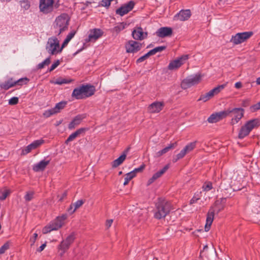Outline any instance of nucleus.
I'll use <instances>...</instances> for the list:
<instances>
[{
    "mask_svg": "<svg viewBox=\"0 0 260 260\" xmlns=\"http://www.w3.org/2000/svg\"><path fill=\"white\" fill-rule=\"evenodd\" d=\"M132 36L135 40H142L147 36V33L144 32L141 27H137L132 31Z\"/></svg>",
    "mask_w": 260,
    "mask_h": 260,
    "instance_id": "5701e85b",
    "label": "nucleus"
},
{
    "mask_svg": "<svg viewBox=\"0 0 260 260\" xmlns=\"http://www.w3.org/2000/svg\"><path fill=\"white\" fill-rule=\"evenodd\" d=\"M144 166H141L139 168L134 169L133 171H131V172H133L135 175V177L136 175V174L138 172H141L144 169Z\"/></svg>",
    "mask_w": 260,
    "mask_h": 260,
    "instance_id": "5fc2aeb1",
    "label": "nucleus"
},
{
    "mask_svg": "<svg viewBox=\"0 0 260 260\" xmlns=\"http://www.w3.org/2000/svg\"><path fill=\"white\" fill-rule=\"evenodd\" d=\"M113 222V219L107 220V221L106 222V224H105L107 229H109L110 227H111Z\"/></svg>",
    "mask_w": 260,
    "mask_h": 260,
    "instance_id": "13d9d810",
    "label": "nucleus"
},
{
    "mask_svg": "<svg viewBox=\"0 0 260 260\" xmlns=\"http://www.w3.org/2000/svg\"><path fill=\"white\" fill-rule=\"evenodd\" d=\"M196 145V142H191L186 145L178 154L173 157V162H176L180 159L183 158L187 153L191 152L194 149Z\"/></svg>",
    "mask_w": 260,
    "mask_h": 260,
    "instance_id": "9b49d317",
    "label": "nucleus"
},
{
    "mask_svg": "<svg viewBox=\"0 0 260 260\" xmlns=\"http://www.w3.org/2000/svg\"><path fill=\"white\" fill-rule=\"evenodd\" d=\"M84 202L82 200H78L74 203L70 205L68 211L71 213H73L77 209L79 208L84 204Z\"/></svg>",
    "mask_w": 260,
    "mask_h": 260,
    "instance_id": "2f4dec72",
    "label": "nucleus"
},
{
    "mask_svg": "<svg viewBox=\"0 0 260 260\" xmlns=\"http://www.w3.org/2000/svg\"><path fill=\"white\" fill-rule=\"evenodd\" d=\"M134 177L135 175L133 172H129L126 174L124 177V181L123 183V185L124 186L126 185L128 183L129 181Z\"/></svg>",
    "mask_w": 260,
    "mask_h": 260,
    "instance_id": "e433bc0d",
    "label": "nucleus"
},
{
    "mask_svg": "<svg viewBox=\"0 0 260 260\" xmlns=\"http://www.w3.org/2000/svg\"><path fill=\"white\" fill-rule=\"evenodd\" d=\"M2 1H3V2H10L11 1V0H1Z\"/></svg>",
    "mask_w": 260,
    "mask_h": 260,
    "instance_id": "0e129e2a",
    "label": "nucleus"
},
{
    "mask_svg": "<svg viewBox=\"0 0 260 260\" xmlns=\"http://www.w3.org/2000/svg\"><path fill=\"white\" fill-rule=\"evenodd\" d=\"M59 64V61L58 60H57L55 62L53 63L51 67H50V71H52L53 70H54L55 69H56Z\"/></svg>",
    "mask_w": 260,
    "mask_h": 260,
    "instance_id": "4d7b16f0",
    "label": "nucleus"
},
{
    "mask_svg": "<svg viewBox=\"0 0 260 260\" xmlns=\"http://www.w3.org/2000/svg\"><path fill=\"white\" fill-rule=\"evenodd\" d=\"M67 103L65 101H61L59 103H57L55 107L53 108L56 114L59 113L61 110H62L66 106Z\"/></svg>",
    "mask_w": 260,
    "mask_h": 260,
    "instance_id": "473e14b6",
    "label": "nucleus"
},
{
    "mask_svg": "<svg viewBox=\"0 0 260 260\" xmlns=\"http://www.w3.org/2000/svg\"><path fill=\"white\" fill-rule=\"evenodd\" d=\"M113 0H102L101 5L103 7H108L111 5V2Z\"/></svg>",
    "mask_w": 260,
    "mask_h": 260,
    "instance_id": "864d4df0",
    "label": "nucleus"
},
{
    "mask_svg": "<svg viewBox=\"0 0 260 260\" xmlns=\"http://www.w3.org/2000/svg\"><path fill=\"white\" fill-rule=\"evenodd\" d=\"M20 5L22 8L25 10H27L30 8V3L27 0H23L20 2Z\"/></svg>",
    "mask_w": 260,
    "mask_h": 260,
    "instance_id": "79ce46f5",
    "label": "nucleus"
},
{
    "mask_svg": "<svg viewBox=\"0 0 260 260\" xmlns=\"http://www.w3.org/2000/svg\"><path fill=\"white\" fill-rule=\"evenodd\" d=\"M252 35L253 32L252 31L237 33L235 36H232L231 42L235 45L240 44L250 38Z\"/></svg>",
    "mask_w": 260,
    "mask_h": 260,
    "instance_id": "9d476101",
    "label": "nucleus"
},
{
    "mask_svg": "<svg viewBox=\"0 0 260 260\" xmlns=\"http://www.w3.org/2000/svg\"><path fill=\"white\" fill-rule=\"evenodd\" d=\"M50 160H41L38 164H35L33 166V170L35 172H40L43 171L46 166L49 164Z\"/></svg>",
    "mask_w": 260,
    "mask_h": 260,
    "instance_id": "bb28decb",
    "label": "nucleus"
},
{
    "mask_svg": "<svg viewBox=\"0 0 260 260\" xmlns=\"http://www.w3.org/2000/svg\"><path fill=\"white\" fill-rule=\"evenodd\" d=\"M260 109V101L257 103L253 105L250 107V110L251 112H255L257 110Z\"/></svg>",
    "mask_w": 260,
    "mask_h": 260,
    "instance_id": "8fccbe9b",
    "label": "nucleus"
},
{
    "mask_svg": "<svg viewBox=\"0 0 260 260\" xmlns=\"http://www.w3.org/2000/svg\"><path fill=\"white\" fill-rule=\"evenodd\" d=\"M225 85H221L216 87H215L206 94L202 95L199 100L203 101L204 102L207 101L211 98H212L214 95L218 94L225 87Z\"/></svg>",
    "mask_w": 260,
    "mask_h": 260,
    "instance_id": "4468645a",
    "label": "nucleus"
},
{
    "mask_svg": "<svg viewBox=\"0 0 260 260\" xmlns=\"http://www.w3.org/2000/svg\"><path fill=\"white\" fill-rule=\"evenodd\" d=\"M259 122L257 119H253L247 121L243 125L239 131L238 138L243 139L249 135L250 132L254 128L258 126Z\"/></svg>",
    "mask_w": 260,
    "mask_h": 260,
    "instance_id": "20e7f679",
    "label": "nucleus"
},
{
    "mask_svg": "<svg viewBox=\"0 0 260 260\" xmlns=\"http://www.w3.org/2000/svg\"><path fill=\"white\" fill-rule=\"evenodd\" d=\"M244 106H246V103H244Z\"/></svg>",
    "mask_w": 260,
    "mask_h": 260,
    "instance_id": "774afa93",
    "label": "nucleus"
},
{
    "mask_svg": "<svg viewBox=\"0 0 260 260\" xmlns=\"http://www.w3.org/2000/svg\"><path fill=\"white\" fill-rule=\"evenodd\" d=\"M9 248V243H6L0 248V254H3Z\"/></svg>",
    "mask_w": 260,
    "mask_h": 260,
    "instance_id": "09e8293b",
    "label": "nucleus"
},
{
    "mask_svg": "<svg viewBox=\"0 0 260 260\" xmlns=\"http://www.w3.org/2000/svg\"><path fill=\"white\" fill-rule=\"evenodd\" d=\"M15 85V81H13L12 79H10L7 82L2 83L0 85V87L5 90H8L10 88L12 87Z\"/></svg>",
    "mask_w": 260,
    "mask_h": 260,
    "instance_id": "72a5a7b5",
    "label": "nucleus"
},
{
    "mask_svg": "<svg viewBox=\"0 0 260 260\" xmlns=\"http://www.w3.org/2000/svg\"><path fill=\"white\" fill-rule=\"evenodd\" d=\"M67 196V191L63 192L62 193V195L60 197H59V195L58 196V198H59V200L60 201H62L63 200V199L66 197Z\"/></svg>",
    "mask_w": 260,
    "mask_h": 260,
    "instance_id": "bf43d9fd",
    "label": "nucleus"
},
{
    "mask_svg": "<svg viewBox=\"0 0 260 260\" xmlns=\"http://www.w3.org/2000/svg\"><path fill=\"white\" fill-rule=\"evenodd\" d=\"M188 59V55H183L181 57L171 61L169 64L168 68L170 70H176L183 64L185 63V61Z\"/></svg>",
    "mask_w": 260,
    "mask_h": 260,
    "instance_id": "ddd939ff",
    "label": "nucleus"
},
{
    "mask_svg": "<svg viewBox=\"0 0 260 260\" xmlns=\"http://www.w3.org/2000/svg\"><path fill=\"white\" fill-rule=\"evenodd\" d=\"M44 142L42 139L37 140L32 142L30 144L28 145L27 147L22 149L21 154L22 155H26L29 153L32 150L35 149L40 146Z\"/></svg>",
    "mask_w": 260,
    "mask_h": 260,
    "instance_id": "a211bd4d",
    "label": "nucleus"
},
{
    "mask_svg": "<svg viewBox=\"0 0 260 260\" xmlns=\"http://www.w3.org/2000/svg\"><path fill=\"white\" fill-rule=\"evenodd\" d=\"M38 238V234L37 233H35L33 235V237L30 238V241L31 243L30 246H32L35 243L36 239Z\"/></svg>",
    "mask_w": 260,
    "mask_h": 260,
    "instance_id": "6e6d98bb",
    "label": "nucleus"
},
{
    "mask_svg": "<svg viewBox=\"0 0 260 260\" xmlns=\"http://www.w3.org/2000/svg\"><path fill=\"white\" fill-rule=\"evenodd\" d=\"M207 248H208V246L207 245L205 246L204 247V249H207Z\"/></svg>",
    "mask_w": 260,
    "mask_h": 260,
    "instance_id": "69168bd1",
    "label": "nucleus"
},
{
    "mask_svg": "<svg viewBox=\"0 0 260 260\" xmlns=\"http://www.w3.org/2000/svg\"><path fill=\"white\" fill-rule=\"evenodd\" d=\"M83 93L86 98L92 95L95 92V88L93 86L86 85H82L81 86Z\"/></svg>",
    "mask_w": 260,
    "mask_h": 260,
    "instance_id": "cd10ccee",
    "label": "nucleus"
},
{
    "mask_svg": "<svg viewBox=\"0 0 260 260\" xmlns=\"http://www.w3.org/2000/svg\"><path fill=\"white\" fill-rule=\"evenodd\" d=\"M228 112L225 111L216 112L211 114L207 120L209 123L217 122L227 116Z\"/></svg>",
    "mask_w": 260,
    "mask_h": 260,
    "instance_id": "aec40b11",
    "label": "nucleus"
},
{
    "mask_svg": "<svg viewBox=\"0 0 260 260\" xmlns=\"http://www.w3.org/2000/svg\"><path fill=\"white\" fill-rule=\"evenodd\" d=\"M130 150V147L127 148L123 151L122 154L117 159L114 160L112 162V167L113 168H117V167L121 165L123 161L125 160L126 156Z\"/></svg>",
    "mask_w": 260,
    "mask_h": 260,
    "instance_id": "412c9836",
    "label": "nucleus"
},
{
    "mask_svg": "<svg viewBox=\"0 0 260 260\" xmlns=\"http://www.w3.org/2000/svg\"><path fill=\"white\" fill-rule=\"evenodd\" d=\"M54 114H56V113H55L53 108L45 111L43 114L44 117L46 118L49 117L50 116Z\"/></svg>",
    "mask_w": 260,
    "mask_h": 260,
    "instance_id": "c03bdc74",
    "label": "nucleus"
},
{
    "mask_svg": "<svg viewBox=\"0 0 260 260\" xmlns=\"http://www.w3.org/2000/svg\"><path fill=\"white\" fill-rule=\"evenodd\" d=\"M125 48L127 52L135 53L141 49L142 44L138 42L131 40L125 45Z\"/></svg>",
    "mask_w": 260,
    "mask_h": 260,
    "instance_id": "dca6fc26",
    "label": "nucleus"
},
{
    "mask_svg": "<svg viewBox=\"0 0 260 260\" xmlns=\"http://www.w3.org/2000/svg\"><path fill=\"white\" fill-rule=\"evenodd\" d=\"M235 87L237 89L240 88L242 87V83L241 82H236L235 84Z\"/></svg>",
    "mask_w": 260,
    "mask_h": 260,
    "instance_id": "680f3d73",
    "label": "nucleus"
},
{
    "mask_svg": "<svg viewBox=\"0 0 260 260\" xmlns=\"http://www.w3.org/2000/svg\"><path fill=\"white\" fill-rule=\"evenodd\" d=\"M177 146V143L176 142L175 143H171L168 146L166 147L165 148L157 152L155 154V156L157 157H160L161 155L167 153L170 150L174 149L175 148H176V147Z\"/></svg>",
    "mask_w": 260,
    "mask_h": 260,
    "instance_id": "c85d7f7f",
    "label": "nucleus"
},
{
    "mask_svg": "<svg viewBox=\"0 0 260 260\" xmlns=\"http://www.w3.org/2000/svg\"><path fill=\"white\" fill-rule=\"evenodd\" d=\"M53 0H40V11L44 13L48 14L53 10Z\"/></svg>",
    "mask_w": 260,
    "mask_h": 260,
    "instance_id": "f8f14e48",
    "label": "nucleus"
},
{
    "mask_svg": "<svg viewBox=\"0 0 260 260\" xmlns=\"http://www.w3.org/2000/svg\"><path fill=\"white\" fill-rule=\"evenodd\" d=\"M135 6V3L131 1L128 3L124 4L120 8L116 10V13L121 16L131 11Z\"/></svg>",
    "mask_w": 260,
    "mask_h": 260,
    "instance_id": "f3484780",
    "label": "nucleus"
},
{
    "mask_svg": "<svg viewBox=\"0 0 260 260\" xmlns=\"http://www.w3.org/2000/svg\"><path fill=\"white\" fill-rule=\"evenodd\" d=\"M11 190L8 189H4L3 190H1L0 195V200L2 201L5 200L6 198L9 196L11 193Z\"/></svg>",
    "mask_w": 260,
    "mask_h": 260,
    "instance_id": "c9c22d12",
    "label": "nucleus"
},
{
    "mask_svg": "<svg viewBox=\"0 0 260 260\" xmlns=\"http://www.w3.org/2000/svg\"><path fill=\"white\" fill-rule=\"evenodd\" d=\"M46 244L45 243L42 244L38 249H37V251L38 252H41L42 251H43L45 248L46 247Z\"/></svg>",
    "mask_w": 260,
    "mask_h": 260,
    "instance_id": "052dcab7",
    "label": "nucleus"
},
{
    "mask_svg": "<svg viewBox=\"0 0 260 260\" xmlns=\"http://www.w3.org/2000/svg\"><path fill=\"white\" fill-rule=\"evenodd\" d=\"M202 76L200 74H197L188 76L184 79L181 83V87L183 89H187L192 86L198 84L201 80Z\"/></svg>",
    "mask_w": 260,
    "mask_h": 260,
    "instance_id": "6e6552de",
    "label": "nucleus"
},
{
    "mask_svg": "<svg viewBox=\"0 0 260 260\" xmlns=\"http://www.w3.org/2000/svg\"><path fill=\"white\" fill-rule=\"evenodd\" d=\"M34 193L32 191H29L27 192L25 196H24L25 200L26 202H29L31 201L34 197Z\"/></svg>",
    "mask_w": 260,
    "mask_h": 260,
    "instance_id": "de8ad7c7",
    "label": "nucleus"
},
{
    "mask_svg": "<svg viewBox=\"0 0 260 260\" xmlns=\"http://www.w3.org/2000/svg\"><path fill=\"white\" fill-rule=\"evenodd\" d=\"M172 34V29L171 27H163L158 29L156 31V35L160 38H164L170 36Z\"/></svg>",
    "mask_w": 260,
    "mask_h": 260,
    "instance_id": "393cba45",
    "label": "nucleus"
},
{
    "mask_svg": "<svg viewBox=\"0 0 260 260\" xmlns=\"http://www.w3.org/2000/svg\"><path fill=\"white\" fill-rule=\"evenodd\" d=\"M85 118L83 115H78L76 116L73 120L69 124L68 128L72 129L78 126L81 122L82 120Z\"/></svg>",
    "mask_w": 260,
    "mask_h": 260,
    "instance_id": "a878e982",
    "label": "nucleus"
},
{
    "mask_svg": "<svg viewBox=\"0 0 260 260\" xmlns=\"http://www.w3.org/2000/svg\"><path fill=\"white\" fill-rule=\"evenodd\" d=\"M28 81V79L27 78H22L17 81H15V85L22 86L26 84Z\"/></svg>",
    "mask_w": 260,
    "mask_h": 260,
    "instance_id": "ea45409f",
    "label": "nucleus"
},
{
    "mask_svg": "<svg viewBox=\"0 0 260 260\" xmlns=\"http://www.w3.org/2000/svg\"><path fill=\"white\" fill-rule=\"evenodd\" d=\"M71 82V80L64 79V78H60L57 79L55 82L54 83L55 84L58 85H61L63 84H68Z\"/></svg>",
    "mask_w": 260,
    "mask_h": 260,
    "instance_id": "a19ab883",
    "label": "nucleus"
},
{
    "mask_svg": "<svg viewBox=\"0 0 260 260\" xmlns=\"http://www.w3.org/2000/svg\"><path fill=\"white\" fill-rule=\"evenodd\" d=\"M225 111L228 112L227 116L230 114H231L232 118L231 123L232 125L237 124L243 117L244 113V110L242 108H234L232 110H228Z\"/></svg>",
    "mask_w": 260,
    "mask_h": 260,
    "instance_id": "1a4fd4ad",
    "label": "nucleus"
},
{
    "mask_svg": "<svg viewBox=\"0 0 260 260\" xmlns=\"http://www.w3.org/2000/svg\"><path fill=\"white\" fill-rule=\"evenodd\" d=\"M122 172L121 171H120V172H119V175H121V174H122Z\"/></svg>",
    "mask_w": 260,
    "mask_h": 260,
    "instance_id": "338daca9",
    "label": "nucleus"
},
{
    "mask_svg": "<svg viewBox=\"0 0 260 260\" xmlns=\"http://www.w3.org/2000/svg\"><path fill=\"white\" fill-rule=\"evenodd\" d=\"M85 129L83 128H81L77 129L76 132L72 133L71 135L69 136L68 139L66 140L65 143L66 144H68L69 142L73 141L76 138L79 137L81 134L85 132Z\"/></svg>",
    "mask_w": 260,
    "mask_h": 260,
    "instance_id": "c756f323",
    "label": "nucleus"
},
{
    "mask_svg": "<svg viewBox=\"0 0 260 260\" xmlns=\"http://www.w3.org/2000/svg\"><path fill=\"white\" fill-rule=\"evenodd\" d=\"M164 106L163 102H154L149 106L148 111L152 113H158L162 110Z\"/></svg>",
    "mask_w": 260,
    "mask_h": 260,
    "instance_id": "b1692460",
    "label": "nucleus"
},
{
    "mask_svg": "<svg viewBox=\"0 0 260 260\" xmlns=\"http://www.w3.org/2000/svg\"><path fill=\"white\" fill-rule=\"evenodd\" d=\"M103 35V31L99 28L90 29L89 31L88 38L86 40L87 42H94Z\"/></svg>",
    "mask_w": 260,
    "mask_h": 260,
    "instance_id": "2eb2a0df",
    "label": "nucleus"
},
{
    "mask_svg": "<svg viewBox=\"0 0 260 260\" xmlns=\"http://www.w3.org/2000/svg\"><path fill=\"white\" fill-rule=\"evenodd\" d=\"M72 96L77 100L85 98L81 86L74 89L72 92Z\"/></svg>",
    "mask_w": 260,
    "mask_h": 260,
    "instance_id": "7c9ffc66",
    "label": "nucleus"
},
{
    "mask_svg": "<svg viewBox=\"0 0 260 260\" xmlns=\"http://www.w3.org/2000/svg\"><path fill=\"white\" fill-rule=\"evenodd\" d=\"M75 236L71 234L65 240H62L58 246V252L60 256L62 257L66 251L69 248L71 244L74 242Z\"/></svg>",
    "mask_w": 260,
    "mask_h": 260,
    "instance_id": "0eeeda50",
    "label": "nucleus"
},
{
    "mask_svg": "<svg viewBox=\"0 0 260 260\" xmlns=\"http://www.w3.org/2000/svg\"><path fill=\"white\" fill-rule=\"evenodd\" d=\"M166 46H159L149 51L151 55H154L157 52H161L166 49Z\"/></svg>",
    "mask_w": 260,
    "mask_h": 260,
    "instance_id": "58836bf2",
    "label": "nucleus"
},
{
    "mask_svg": "<svg viewBox=\"0 0 260 260\" xmlns=\"http://www.w3.org/2000/svg\"><path fill=\"white\" fill-rule=\"evenodd\" d=\"M151 56V55L149 54V52H148L146 54H145L143 56H141L139 58H138L137 60V62H141L143 61H144L147 58H148L149 56Z\"/></svg>",
    "mask_w": 260,
    "mask_h": 260,
    "instance_id": "603ef678",
    "label": "nucleus"
},
{
    "mask_svg": "<svg viewBox=\"0 0 260 260\" xmlns=\"http://www.w3.org/2000/svg\"><path fill=\"white\" fill-rule=\"evenodd\" d=\"M200 193H195L193 198L190 201V204L192 205L196 203L200 199Z\"/></svg>",
    "mask_w": 260,
    "mask_h": 260,
    "instance_id": "49530a36",
    "label": "nucleus"
},
{
    "mask_svg": "<svg viewBox=\"0 0 260 260\" xmlns=\"http://www.w3.org/2000/svg\"><path fill=\"white\" fill-rule=\"evenodd\" d=\"M62 49V47L59 48V41L57 38L55 37L49 38L46 45V50L49 54H56L60 52Z\"/></svg>",
    "mask_w": 260,
    "mask_h": 260,
    "instance_id": "423d86ee",
    "label": "nucleus"
},
{
    "mask_svg": "<svg viewBox=\"0 0 260 260\" xmlns=\"http://www.w3.org/2000/svg\"><path fill=\"white\" fill-rule=\"evenodd\" d=\"M169 165H167L162 169L154 174L152 177L148 180L147 185H149L158 178L160 177L165 173L166 172V171L169 169Z\"/></svg>",
    "mask_w": 260,
    "mask_h": 260,
    "instance_id": "4be33fe9",
    "label": "nucleus"
},
{
    "mask_svg": "<svg viewBox=\"0 0 260 260\" xmlns=\"http://www.w3.org/2000/svg\"><path fill=\"white\" fill-rule=\"evenodd\" d=\"M66 218L67 217L66 215H62L61 217H57L55 220L51 221L43 229V233L44 234H46L52 231L58 230L63 225L64 221Z\"/></svg>",
    "mask_w": 260,
    "mask_h": 260,
    "instance_id": "39448f33",
    "label": "nucleus"
},
{
    "mask_svg": "<svg viewBox=\"0 0 260 260\" xmlns=\"http://www.w3.org/2000/svg\"><path fill=\"white\" fill-rule=\"evenodd\" d=\"M203 190L205 191H208L212 188V184L210 182H205L202 186Z\"/></svg>",
    "mask_w": 260,
    "mask_h": 260,
    "instance_id": "37998d69",
    "label": "nucleus"
},
{
    "mask_svg": "<svg viewBox=\"0 0 260 260\" xmlns=\"http://www.w3.org/2000/svg\"><path fill=\"white\" fill-rule=\"evenodd\" d=\"M256 82L257 84L260 85V77L256 79Z\"/></svg>",
    "mask_w": 260,
    "mask_h": 260,
    "instance_id": "e2e57ef3",
    "label": "nucleus"
},
{
    "mask_svg": "<svg viewBox=\"0 0 260 260\" xmlns=\"http://www.w3.org/2000/svg\"><path fill=\"white\" fill-rule=\"evenodd\" d=\"M126 24L124 23H121L117 24L113 28V31L116 32L117 34L120 32L125 28Z\"/></svg>",
    "mask_w": 260,
    "mask_h": 260,
    "instance_id": "4c0bfd02",
    "label": "nucleus"
},
{
    "mask_svg": "<svg viewBox=\"0 0 260 260\" xmlns=\"http://www.w3.org/2000/svg\"><path fill=\"white\" fill-rule=\"evenodd\" d=\"M190 16L191 12L189 10H182L174 16L173 20L184 21L188 20Z\"/></svg>",
    "mask_w": 260,
    "mask_h": 260,
    "instance_id": "6ab92c4d",
    "label": "nucleus"
},
{
    "mask_svg": "<svg viewBox=\"0 0 260 260\" xmlns=\"http://www.w3.org/2000/svg\"><path fill=\"white\" fill-rule=\"evenodd\" d=\"M225 202L226 198H220L215 201L214 207L210 208L207 215L206 223L205 226V231L208 232L210 230L213 221L214 213H217L222 210Z\"/></svg>",
    "mask_w": 260,
    "mask_h": 260,
    "instance_id": "f257e3e1",
    "label": "nucleus"
},
{
    "mask_svg": "<svg viewBox=\"0 0 260 260\" xmlns=\"http://www.w3.org/2000/svg\"><path fill=\"white\" fill-rule=\"evenodd\" d=\"M70 18L67 14L63 13L57 17L53 22V27L54 32L59 36L66 31L69 25Z\"/></svg>",
    "mask_w": 260,
    "mask_h": 260,
    "instance_id": "f03ea898",
    "label": "nucleus"
},
{
    "mask_svg": "<svg viewBox=\"0 0 260 260\" xmlns=\"http://www.w3.org/2000/svg\"><path fill=\"white\" fill-rule=\"evenodd\" d=\"M76 31H71L67 36L66 39L64 40L62 44V48L65 47L69 42L71 40V39L74 37Z\"/></svg>",
    "mask_w": 260,
    "mask_h": 260,
    "instance_id": "f704fd0d",
    "label": "nucleus"
},
{
    "mask_svg": "<svg viewBox=\"0 0 260 260\" xmlns=\"http://www.w3.org/2000/svg\"><path fill=\"white\" fill-rule=\"evenodd\" d=\"M171 206L168 202L162 201L156 204L154 217L157 219L164 218L170 212Z\"/></svg>",
    "mask_w": 260,
    "mask_h": 260,
    "instance_id": "7ed1b4c3",
    "label": "nucleus"
},
{
    "mask_svg": "<svg viewBox=\"0 0 260 260\" xmlns=\"http://www.w3.org/2000/svg\"><path fill=\"white\" fill-rule=\"evenodd\" d=\"M50 63V60L49 58H46L44 61L39 63L38 65V69H42L44 68L45 66L48 65Z\"/></svg>",
    "mask_w": 260,
    "mask_h": 260,
    "instance_id": "a18cd8bd",
    "label": "nucleus"
},
{
    "mask_svg": "<svg viewBox=\"0 0 260 260\" xmlns=\"http://www.w3.org/2000/svg\"><path fill=\"white\" fill-rule=\"evenodd\" d=\"M18 98L17 97H13L9 100L10 105H15L18 103Z\"/></svg>",
    "mask_w": 260,
    "mask_h": 260,
    "instance_id": "3c124183",
    "label": "nucleus"
}]
</instances>
